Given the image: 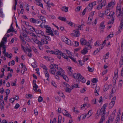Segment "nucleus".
Here are the masks:
<instances>
[{"mask_svg":"<svg viewBox=\"0 0 123 123\" xmlns=\"http://www.w3.org/2000/svg\"><path fill=\"white\" fill-rule=\"evenodd\" d=\"M73 77L75 79H77L78 80L76 81L79 82V80H80V81L83 82L85 83L86 81L85 79L79 73L78 74L74 73L73 75Z\"/></svg>","mask_w":123,"mask_h":123,"instance_id":"obj_1","label":"nucleus"},{"mask_svg":"<svg viewBox=\"0 0 123 123\" xmlns=\"http://www.w3.org/2000/svg\"><path fill=\"white\" fill-rule=\"evenodd\" d=\"M45 22L43 23L44 24L45 23ZM43 22H42L40 25H39V26L42 28H44L46 29V33H50V32H52V31L51 29V28L48 25H42L43 24Z\"/></svg>","mask_w":123,"mask_h":123,"instance_id":"obj_2","label":"nucleus"},{"mask_svg":"<svg viewBox=\"0 0 123 123\" xmlns=\"http://www.w3.org/2000/svg\"><path fill=\"white\" fill-rule=\"evenodd\" d=\"M107 105V104H104L101 109L100 110V114H101L102 117H104V116L105 114V109Z\"/></svg>","mask_w":123,"mask_h":123,"instance_id":"obj_3","label":"nucleus"},{"mask_svg":"<svg viewBox=\"0 0 123 123\" xmlns=\"http://www.w3.org/2000/svg\"><path fill=\"white\" fill-rule=\"evenodd\" d=\"M59 55H62V56L65 59H67V61H68V58L69 57V56H68L67 55L65 54H64L62 52L60 51L59 52Z\"/></svg>","mask_w":123,"mask_h":123,"instance_id":"obj_4","label":"nucleus"},{"mask_svg":"<svg viewBox=\"0 0 123 123\" xmlns=\"http://www.w3.org/2000/svg\"><path fill=\"white\" fill-rule=\"evenodd\" d=\"M35 32L36 33L39 35H41V36H43L44 35V33L43 31L39 30H36Z\"/></svg>","mask_w":123,"mask_h":123,"instance_id":"obj_5","label":"nucleus"},{"mask_svg":"<svg viewBox=\"0 0 123 123\" xmlns=\"http://www.w3.org/2000/svg\"><path fill=\"white\" fill-rule=\"evenodd\" d=\"M80 41L81 44L82 45H86V43H87L86 40L83 38H82L80 39Z\"/></svg>","mask_w":123,"mask_h":123,"instance_id":"obj_6","label":"nucleus"},{"mask_svg":"<svg viewBox=\"0 0 123 123\" xmlns=\"http://www.w3.org/2000/svg\"><path fill=\"white\" fill-rule=\"evenodd\" d=\"M123 27V19L121 21L120 25L119 27L118 31H117L118 33L121 31V30Z\"/></svg>","mask_w":123,"mask_h":123,"instance_id":"obj_7","label":"nucleus"},{"mask_svg":"<svg viewBox=\"0 0 123 123\" xmlns=\"http://www.w3.org/2000/svg\"><path fill=\"white\" fill-rule=\"evenodd\" d=\"M121 4H118L117 5V8L116 9V14H118V11L121 10Z\"/></svg>","mask_w":123,"mask_h":123,"instance_id":"obj_8","label":"nucleus"},{"mask_svg":"<svg viewBox=\"0 0 123 123\" xmlns=\"http://www.w3.org/2000/svg\"><path fill=\"white\" fill-rule=\"evenodd\" d=\"M60 52V51L59 50H57L56 51H54L53 50H51V51H49V52L51 53H51L53 54H54L56 55H59V52Z\"/></svg>","mask_w":123,"mask_h":123,"instance_id":"obj_9","label":"nucleus"},{"mask_svg":"<svg viewBox=\"0 0 123 123\" xmlns=\"http://www.w3.org/2000/svg\"><path fill=\"white\" fill-rule=\"evenodd\" d=\"M104 22H102L100 23L99 27V28H101L100 29H104L105 26L104 25Z\"/></svg>","mask_w":123,"mask_h":123,"instance_id":"obj_10","label":"nucleus"},{"mask_svg":"<svg viewBox=\"0 0 123 123\" xmlns=\"http://www.w3.org/2000/svg\"><path fill=\"white\" fill-rule=\"evenodd\" d=\"M4 56H5L9 58H11L12 57V55L11 53L8 54V52H6L4 55Z\"/></svg>","mask_w":123,"mask_h":123,"instance_id":"obj_11","label":"nucleus"},{"mask_svg":"<svg viewBox=\"0 0 123 123\" xmlns=\"http://www.w3.org/2000/svg\"><path fill=\"white\" fill-rule=\"evenodd\" d=\"M118 11H119V12H118V14H116L117 16V17L120 16H123V12L121 10H118Z\"/></svg>","mask_w":123,"mask_h":123,"instance_id":"obj_12","label":"nucleus"},{"mask_svg":"<svg viewBox=\"0 0 123 123\" xmlns=\"http://www.w3.org/2000/svg\"><path fill=\"white\" fill-rule=\"evenodd\" d=\"M88 52V51L87 50L85 49V48L82 50L81 51V53L84 55L86 54Z\"/></svg>","mask_w":123,"mask_h":123,"instance_id":"obj_13","label":"nucleus"},{"mask_svg":"<svg viewBox=\"0 0 123 123\" xmlns=\"http://www.w3.org/2000/svg\"><path fill=\"white\" fill-rule=\"evenodd\" d=\"M114 119V116H110L108 119V121L109 123L112 122L113 121Z\"/></svg>","mask_w":123,"mask_h":123,"instance_id":"obj_14","label":"nucleus"},{"mask_svg":"<svg viewBox=\"0 0 123 123\" xmlns=\"http://www.w3.org/2000/svg\"><path fill=\"white\" fill-rule=\"evenodd\" d=\"M61 100V98L57 96L55 98V101L56 103H59L60 101Z\"/></svg>","mask_w":123,"mask_h":123,"instance_id":"obj_15","label":"nucleus"},{"mask_svg":"<svg viewBox=\"0 0 123 123\" xmlns=\"http://www.w3.org/2000/svg\"><path fill=\"white\" fill-rule=\"evenodd\" d=\"M115 3L112 1L108 3V6L109 7H110L112 6H114L115 5Z\"/></svg>","mask_w":123,"mask_h":123,"instance_id":"obj_16","label":"nucleus"},{"mask_svg":"<svg viewBox=\"0 0 123 123\" xmlns=\"http://www.w3.org/2000/svg\"><path fill=\"white\" fill-rule=\"evenodd\" d=\"M58 18L62 21H66L67 20L66 19L65 17L59 16Z\"/></svg>","mask_w":123,"mask_h":123,"instance_id":"obj_17","label":"nucleus"},{"mask_svg":"<svg viewBox=\"0 0 123 123\" xmlns=\"http://www.w3.org/2000/svg\"><path fill=\"white\" fill-rule=\"evenodd\" d=\"M119 63L120 67H121L123 64V55L122 56V57L121 58L120 60V61Z\"/></svg>","mask_w":123,"mask_h":123,"instance_id":"obj_18","label":"nucleus"},{"mask_svg":"<svg viewBox=\"0 0 123 123\" xmlns=\"http://www.w3.org/2000/svg\"><path fill=\"white\" fill-rule=\"evenodd\" d=\"M36 4L43 8L42 4V3L39 0V1H38V0H36Z\"/></svg>","mask_w":123,"mask_h":123,"instance_id":"obj_19","label":"nucleus"},{"mask_svg":"<svg viewBox=\"0 0 123 123\" xmlns=\"http://www.w3.org/2000/svg\"><path fill=\"white\" fill-rule=\"evenodd\" d=\"M43 36L44 37H43V38L45 39L46 40H48L49 41H51V38L49 36H46L44 35H43Z\"/></svg>","mask_w":123,"mask_h":123,"instance_id":"obj_20","label":"nucleus"},{"mask_svg":"<svg viewBox=\"0 0 123 123\" xmlns=\"http://www.w3.org/2000/svg\"><path fill=\"white\" fill-rule=\"evenodd\" d=\"M117 73H118V72H117V73L116 74H115L114 75L113 77V82L114 81H115L116 80V79H117V77H118V74H117Z\"/></svg>","mask_w":123,"mask_h":123,"instance_id":"obj_21","label":"nucleus"},{"mask_svg":"<svg viewBox=\"0 0 123 123\" xmlns=\"http://www.w3.org/2000/svg\"><path fill=\"white\" fill-rule=\"evenodd\" d=\"M93 5H92L91 3H89L88 5V6L87 7H88V11H91Z\"/></svg>","mask_w":123,"mask_h":123,"instance_id":"obj_22","label":"nucleus"},{"mask_svg":"<svg viewBox=\"0 0 123 123\" xmlns=\"http://www.w3.org/2000/svg\"><path fill=\"white\" fill-rule=\"evenodd\" d=\"M85 49L88 50L90 49L91 48V46L89 44L86 45L84 47Z\"/></svg>","mask_w":123,"mask_h":123,"instance_id":"obj_23","label":"nucleus"},{"mask_svg":"<svg viewBox=\"0 0 123 123\" xmlns=\"http://www.w3.org/2000/svg\"><path fill=\"white\" fill-rule=\"evenodd\" d=\"M58 118L57 123H61V121L62 119V116L60 115H59Z\"/></svg>","mask_w":123,"mask_h":123,"instance_id":"obj_24","label":"nucleus"},{"mask_svg":"<svg viewBox=\"0 0 123 123\" xmlns=\"http://www.w3.org/2000/svg\"><path fill=\"white\" fill-rule=\"evenodd\" d=\"M44 72L45 73V77L49 78V75L47 70L44 71Z\"/></svg>","mask_w":123,"mask_h":123,"instance_id":"obj_25","label":"nucleus"},{"mask_svg":"<svg viewBox=\"0 0 123 123\" xmlns=\"http://www.w3.org/2000/svg\"><path fill=\"white\" fill-rule=\"evenodd\" d=\"M30 21L31 22L33 23H35L37 22V20L34 18H31L30 19Z\"/></svg>","mask_w":123,"mask_h":123,"instance_id":"obj_26","label":"nucleus"},{"mask_svg":"<svg viewBox=\"0 0 123 123\" xmlns=\"http://www.w3.org/2000/svg\"><path fill=\"white\" fill-rule=\"evenodd\" d=\"M14 29L10 28L7 31V33H9L11 32H14Z\"/></svg>","mask_w":123,"mask_h":123,"instance_id":"obj_27","label":"nucleus"},{"mask_svg":"<svg viewBox=\"0 0 123 123\" xmlns=\"http://www.w3.org/2000/svg\"><path fill=\"white\" fill-rule=\"evenodd\" d=\"M41 67L43 69L45 70V71L47 70L48 69L47 67L45 65L42 64L40 65Z\"/></svg>","mask_w":123,"mask_h":123,"instance_id":"obj_28","label":"nucleus"},{"mask_svg":"<svg viewBox=\"0 0 123 123\" xmlns=\"http://www.w3.org/2000/svg\"><path fill=\"white\" fill-rule=\"evenodd\" d=\"M65 91L67 92L70 93L71 90L72 89H70L68 87L65 88Z\"/></svg>","mask_w":123,"mask_h":123,"instance_id":"obj_29","label":"nucleus"},{"mask_svg":"<svg viewBox=\"0 0 123 123\" xmlns=\"http://www.w3.org/2000/svg\"><path fill=\"white\" fill-rule=\"evenodd\" d=\"M100 50V48H98L97 49L95 50L93 53V54L94 55H96L99 52Z\"/></svg>","mask_w":123,"mask_h":123,"instance_id":"obj_30","label":"nucleus"},{"mask_svg":"<svg viewBox=\"0 0 123 123\" xmlns=\"http://www.w3.org/2000/svg\"><path fill=\"white\" fill-rule=\"evenodd\" d=\"M39 17H40V18L41 20L42 21H43L45 22H46V21L45 19V18L44 16H39Z\"/></svg>","mask_w":123,"mask_h":123,"instance_id":"obj_31","label":"nucleus"},{"mask_svg":"<svg viewBox=\"0 0 123 123\" xmlns=\"http://www.w3.org/2000/svg\"><path fill=\"white\" fill-rule=\"evenodd\" d=\"M123 83V81L122 80H120L119 81V83L118 84V87H121Z\"/></svg>","mask_w":123,"mask_h":123,"instance_id":"obj_32","label":"nucleus"},{"mask_svg":"<svg viewBox=\"0 0 123 123\" xmlns=\"http://www.w3.org/2000/svg\"><path fill=\"white\" fill-rule=\"evenodd\" d=\"M114 22V19H111V21H109L108 22V24H113Z\"/></svg>","mask_w":123,"mask_h":123,"instance_id":"obj_33","label":"nucleus"},{"mask_svg":"<svg viewBox=\"0 0 123 123\" xmlns=\"http://www.w3.org/2000/svg\"><path fill=\"white\" fill-rule=\"evenodd\" d=\"M33 89L34 91H35L37 90V88H38V86L37 84L34 85L33 86Z\"/></svg>","mask_w":123,"mask_h":123,"instance_id":"obj_34","label":"nucleus"},{"mask_svg":"<svg viewBox=\"0 0 123 123\" xmlns=\"http://www.w3.org/2000/svg\"><path fill=\"white\" fill-rule=\"evenodd\" d=\"M92 82L93 83H96L98 82V80L96 78H93L92 79Z\"/></svg>","mask_w":123,"mask_h":123,"instance_id":"obj_35","label":"nucleus"},{"mask_svg":"<svg viewBox=\"0 0 123 123\" xmlns=\"http://www.w3.org/2000/svg\"><path fill=\"white\" fill-rule=\"evenodd\" d=\"M66 41V42H65L66 43L68 44V45H71L70 40H69L68 38Z\"/></svg>","mask_w":123,"mask_h":123,"instance_id":"obj_36","label":"nucleus"},{"mask_svg":"<svg viewBox=\"0 0 123 123\" xmlns=\"http://www.w3.org/2000/svg\"><path fill=\"white\" fill-rule=\"evenodd\" d=\"M69 57L74 62L77 63V62L76 61L75 59L72 56H69Z\"/></svg>","mask_w":123,"mask_h":123,"instance_id":"obj_37","label":"nucleus"},{"mask_svg":"<svg viewBox=\"0 0 123 123\" xmlns=\"http://www.w3.org/2000/svg\"><path fill=\"white\" fill-rule=\"evenodd\" d=\"M37 63L35 62L34 63H33L31 64V65L33 68H36L37 67Z\"/></svg>","mask_w":123,"mask_h":123,"instance_id":"obj_38","label":"nucleus"},{"mask_svg":"<svg viewBox=\"0 0 123 123\" xmlns=\"http://www.w3.org/2000/svg\"><path fill=\"white\" fill-rule=\"evenodd\" d=\"M110 9L109 8H107L105 10V14H107L110 11Z\"/></svg>","mask_w":123,"mask_h":123,"instance_id":"obj_39","label":"nucleus"},{"mask_svg":"<svg viewBox=\"0 0 123 123\" xmlns=\"http://www.w3.org/2000/svg\"><path fill=\"white\" fill-rule=\"evenodd\" d=\"M105 120V117H102L100 119L99 123H102L103 121Z\"/></svg>","mask_w":123,"mask_h":123,"instance_id":"obj_40","label":"nucleus"},{"mask_svg":"<svg viewBox=\"0 0 123 123\" xmlns=\"http://www.w3.org/2000/svg\"><path fill=\"white\" fill-rule=\"evenodd\" d=\"M79 62L81 66L84 63V61L83 60H79Z\"/></svg>","mask_w":123,"mask_h":123,"instance_id":"obj_41","label":"nucleus"},{"mask_svg":"<svg viewBox=\"0 0 123 123\" xmlns=\"http://www.w3.org/2000/svg\"><path fill=\"white\" fill-rule=\"evenodd\" d=\"M26 95H26V97L28 98H32V94H27V96H27Z\"/></svg>","mask_w":123,"mask_h":123,"instance_id":"obj_42","label":"nucleus"},{"mask_svg":"<svg viewBox=\"0 0 123 123\" xmlns=\"http://www.w3.org/2000/svg\"><path fill=\"white\" fill-rule=\"evenodd\" d=\"M115 12H112L111 13V17L112 18V19H114L115 17V16L114 15L115 14Z\"/></svg>","mask_w":123,"mask_h":123,"instance_id":"obj_43","label":"nucleus"},{"mask_svg":"<svg viewBox=\"0 0 123 123\" xmlns=\"http://www.w3.org/2000/svg\"><path fill=\"white\" fill-rule=\"evenodd\" d=\"M43 100V98L41 96L39 97L38 98V101L39 102H41Z\"/></svg>","mask_w":123,"mask_h":123,"instance_id":"obj_44","label":"nucleus"},{"mask_svg":"<svg viewBox=\"0 0 123 123\" xmlns=\"http://www.w3.org/2000/svg\"><path fill=\"white\" fill-rule=\"evenodd\" d=\"M47 17L51 19H53L55 18V16L54 15H50L49 16H48Z\"/></svg>","mask_w":123,"mask_h":123,"instance_id":"obj_45","label":"nucleus"},{"mask_svg":"<svg viewBox=\"0 0 123 123\" xmlns=\"http://www.w3.org/2000/svg\"><path fill=\"white\" fill-rule=\"evenodd\" d=\"M88 70L90 72H92L93 71V69L92 68H91L88 67Z\"/></svg>","mask_w":123,"mask_h":123,"instance_id":"obj_46","label":"nucleus"},{"mask_svg":"<svg viewBox=\"0 0 123 123\" xmlns=\"http://www.w3.org/2000/svg\"><path fill=\"white\" fill-rule=\"evenodd\" d=\"M53 65L54 66V67H55V68H57L58 70H59V69H61L62 70V69L61 68H60H60H58V66L57 65H56L55 64H53Z\"/></svg>","mask_w":123,"mask_h":123,"instance_id":"obj_47","label":"nucleus"},{"mask_svg":"<svg viewBox=\"0 0 123 123\" xmlns=\"http://www.w3.org/2000/svg\"><path fill=\"white\" fill-rule=\"evenodd\" d=\"M120 121V118L119 115H117V118H116V120L115 121L118 122H119V121Z\"/></svg>","mask_w":123,"mask_h":123,"instance_id":"obj_48","label":"nucleus"},{"mask_svg":"<svg viewBox=\"0 0 123 123\" xmlns=\"http://www.w3.org/2000/svg\"><path fill=\"white\" fill-rule=\"evenodd\" d=\"M49 71L50 73L53 75H55V73L53 70H49Z\"/></svg>","mask_w":123,"mask_h":123,"instance_id":"obj_49","label":"nucleus"},{"mask_svg":"<svg viewBox=\"0 0 123 123\" xmlns=\"http://www.w3.org/2000/svg\"><path fill=\"white\" fill-rule=\"evenodd\" d=\"M64 84L65 85L64 86V87H66V88L68 87L69 86V85L66 83L65 82L64 83Z\"/></svg>","mask_w":123,"mask_h":123,"instance_id":"obj_50","label":"nucleus"},{"mask_svg":"<svg viewBox=\"0 0 123 123\" xmlns=\"http://www.w3.org/2000/svg\"><path fill=\"white\" fill-rule=\"evenodd\" d=\"M58 94L59 96L62 97H63V96H64L63 93H62V92H58Z\"/></svg>","mask_w":123,"mask_h":123,"instance_id":"obj_51","label":"nucleus"},{"mask_svg":"<svg viewBox=\"0 0 123 123\" xmlns=\"http://www.w3.org/2000/svg\"><path fill=\"white\" fill-rule=\"evenodd\" d=\"M88 7H87L84 10L82 14L83 15H85L86 12V10H87L88 9Z\"/></svg>","mask_w":123,"mask_h":123,"instance_id":"obj_52","label":"nucleus"},{"mask_svg":"<svg viewBox=\"0 0 123 123\" xmlns=\"http://www.w3.org/2000/svg\"><path fill=\"white\" fill-rule=\"evenodd\" d=\"M34 114L36 116L38 114V113L36 108L34 110Z\"/></svg>","mask_w":123,"mask_h":123,"instance_id":"obj_53","label":"nucleus"},{"mask_svg":"<svg viewBox=\"0 0 123 123\" xmlns=\"http://www.w3.org/2000/svg\"><path fill=\"white\" fill-rule=\"evenodd\" d=\"M4 105H3V104H2V103H0V107L1 110H3V111L4 110Z\"/></svg>","mask_w":123,"mask_h":123,"instance_id":"obj_54","label":"nucleus"},{"mask_svg":"<svg viewBox=\"0 0 123 123\" xmlns=\"http://www.w3.org/2000/svg\"><path fill=\"white\" fill-rule=\"evenodd\" d=\"M96 99L94 98L92 101V103L93 104H95L97 103H96Z\"/></svg>","mask_w":123,"mask_h":123,"instance_id":"obj_55","label":"nucleus"},{"mask_svg":"<svg viewBox=\"0 0 123 123\" xmlns=\"http://www.w3.org/2000/svg\"><path fill=\"white\" fill-rule=\"evenodd\" d=\"M19 106L20 105L18 103H17L15 106L14 108L16 109H17L19 107Z\"/></svg>","mask_w":123,"mask_h":123,"instance_id":"obj_56","label":"nucleus"},{"mask_svg":"<svg viewBox=\"0 0 123 123\" xmlns=\"http://www.w3.org/2000/svg\"><path fill=\"white\" fill-rule=\"evenodd\" d=\"M54 33L56 35H59V33L58 31L55 30V31H54Z\"/></svg>","mask_w":123,"mask_h":123,"instance_id":"obj_57","label":"nucleus"},{"mask_svg":"<svg viewBox=\"0 0 123 123\" xmlns=\"http://www.w3.org/2000/svg\"><path fill=\"white\" fill-rule=\"evenodd\" d=\"M102 5L100 4H99L98 6L97 7V9H100L102 8Z\"/></svg>","mask_w":123,"mask_h":123,"instance_id":"obj_58","label":"nucleus"},{"mask_svg":"<svg viewBox=\"0 0 123 123\" xmlns=\"http://www.w3.org/2000/svg\"><path fill=\"white\" fill-rule=\"evenodd\" d=\"M75 33L76 37H78L79 36V31H75Z\"/></svg>","mask_w":123,"mask_h":123,"instance_id":"obj_59","label":"nucleus"},{"mask_svg":"<svg viewBox=\"0 0 123 123\" xmlns=\"http://www.w3.org/2000/svg\"><path fill=\"white\" fill-rule=\"evenodd\" d=\"M115 104V103H113L111 102L109 104V105L111 107H112Z\"/></svg>","mask_w":123,"mask_h":123,"instance_id":"obj_60","label":"nucleus"},{"mask_svg":"<svg viewBox=\"0 0 123 123\" xmlns=\"http://www.w3.org/2000/svg\"><path fill=\"white\" fill-rule=\"evenodd\" d=\"M92 19V18H91L90 19V20H89V21H88L87 22V24L88 25H89L91 24Z\"/></svg>","mask_w":123,"mask_h":123,"instance_id":"obj_61","label":"nucleus"},{"mask_svg":"<svg viewBox=\"0 0 123 123\" xmlns=\"http://www.w3.org/2000/svg\"><path fill=\"white\" fill-rule=\"evenodd\" d=\"M61 76H62L63 78L65 79V80H66L67 79L66 78H67V76L66 75L63 74V75L62 74L61 75Z\"/></svg>","mask_w":123,"mask_h":123,"instance_id":"obj_62","label":"nucleus"},{"mask_svg":"<svg viewBox=\"0 0 123 123\" xmlns=\"http://www.w3.org/2000/svg\"><path fill=\"white\" fill-rule=\"evenodd\" d=\"M67 22L68 25H70L71 26H72L73 25V23L71 22L67 21Z\"/></svg>","mask_w":123,"mask_h":123,"instance_id":"obj_63","label":"nucleus"},{"mask_svg":"<svg viewBox=\"0 0 123 123\" xmlns=\"http://www.w3.org/2000/svg\"><path fill=\"white\" fill-rule=\"evenodd\" d=\"M74 42L75 44V46H79V43L78 42L76 41H74Z\"/></svg>","mask_w":123,"mask_h":123,"instance_id":"obj_64","label":"nucleus"}]
</instances>
